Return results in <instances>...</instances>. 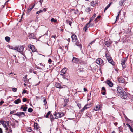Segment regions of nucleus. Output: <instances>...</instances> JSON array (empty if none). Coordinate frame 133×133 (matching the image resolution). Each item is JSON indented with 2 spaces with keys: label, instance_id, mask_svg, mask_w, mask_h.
Returning a JSON list of instances; mask_svg holds the SVG:
<instances>
[{
  "label": "nucleus",
  "instance_id": "774afa93",
  "mask_svg": "<svg viewBox=\"0 0 133 133\" xmlns=\"http://www.w3.org/2000/svg\"><path fill=\"white\" fill-rule=\"evenodd\" d=\"M129 127V128L131 126L129 124H126Z\"/></svg>",
  "mask_w": 133,
  "mask_h": 133
},
{
  "label": "nucleus",
  "instance_id": "6e6d98bb",
  "mask_svg": "<svg viewBox=\"0 0 133 133\" xmlns=\"http://www.w3.org/2000/svg\"><path fill=\"white\" fill-rule=\"evenodd\" d=\"M36 67L37 69H42V68H41L40 67L38 66H36Z\"/></svg>",
  "mask_w": 133,
  "mask_h": 133
},
{
  "label": "nucleus",
  "instance_id": "aec40b11",
  "mask_svg": "<svg viewBox=\"0 0 133 133\" xmlns=\"http://www.w3.org/2000/svg\"><path fill=\"white\" fill-rule=\"evenodd\" d=\"M127 0H121L119 2V4L120 6H122L123 3Z\"/></svg>",
  "mask_w": 133,
  "mask_h": 133
},
{
  "label": "nucleus",
  "instance_id": "39448f33",
  "mask_svg": "<svg viewBox=\"0 0 133 133\" xmlns=\"http://www.w3.org/2000/svg\"><path fill=\"white\" fill-rule=\"evenodd\" d=\"M28 47L33 52H35L36 50V49L35 48V46L31 44L29 45Z\"/></svg>",
  "mask_w": 133,
  "mask_h": 133
},
{
  "label": "nucleus",
  "instance_id": "f704fd0d",
  "mask_svg": "<svg viewBox=\"0 0 133 133\" xmlns=\"http://www.w3.org/2000/svg\"><path fill=\"white\" fill-rule=\"evenodd\" d=\"M51 113L50 111H49L48 112L47 114L46 115H45V117L46 118H48L49 115Z\"/></svg>",
  "mask_w": 133,
  "mask_h": 133
},
{
  "label": "nucleus",
  "instance_id": "ddd939ff",
  "mask_svg": "<svg viewBox=\"0 0 133 133\" xmlns=\"http://www.w3.org/2000/svg\"><path fill=\"white\" fill-rule=\"evenodd\" d=\"M23 49L24 48L23 46H21L20 47L18 48L17 51L20 52H22L23 51Z\"/></svg>",
  "mask_w": 133,
  "mask_h": 133
},
{
  "label": "nucleus",
  "instance_id": "6ab92c4d",
  "mask_svg": "<svg viewBox=\"0 0 133 133\" xmlns=\"http://www.w3.org/2000/svg\"><path fill=\"white\" fill-rule=\"evenodd\" d=\"M86 116L87 117H88L90 119L92 117L91 113L90 112H88L86 114Z\"/></svg>",
  "mask_w": 133,
  "mask_h": 133
},
{
  "label": "nucleus",
  "instance_id": "4d7b16f0",
  "mask_svg": "<svg viewBox=\"0 0 133 133\" xmlns=\"http://www.w3.org/2000/svg\"><path fill=\"white\" fill-rule=\"evenodd\" d=\"M3 103H4V102L3 101H1L0 102V105H1Z\"/></svg>",
  "mask_w": 133,
  "mask_h": 133
},
{
  "label": "nucleus",
  "instance_id": "c85d7f7f",
  "mask_svg": "<svg viewBox=\"0 0 133 133\" xmlns=\"http://www.w3.org/2000/svg\"><path fill=\"white\" fill-rule=\"evenodd\" d=\"M85 106L87 107V108H88L91 106V104L89 103L88 104H87L85 105Z\"/></svg>",
  "mask_w": 133,
  "mask_h": 133
},
{
  "label": "nucleus",
  "instance_id": "9d476101",
  "mask_svg": "<svg viewBox=\"0 0 133 133\" xmlns=\"http://www.w3.org/2000/svg\"><path fill=\"white\" fill-rule=\"evenodd\" d=\"M117 90L118 91V94H121V92H122L123 90V89L121 87H117Z\"/></svg>",
  "mask_w": 133,
  "mask_h": 133
},
{
  "label": "nucleus",
  "instance_id": "a18cd8bd",
  "mask_svg": "<svg viewBox=\"0 0 133 133\" xmlns=\"http://www.w3.org/2000/svg\"><path fill=\"white\" fill-rule=\"evenodd\" d=\"M122 68L123 69H124V68H125L126 67V65L125 64H122Z\"/></svg>",
  "mask_w": 133,
  "mask_h": 133
},
{
  "label": "nucleus",
  "instance_id": "6e6552de",
  "mask_svg": "<svg viewBox=\"0 0 133 133\" xmlns=\"http://www.w3.org/2000/svg\"><path fill=\"white\" fill-rule=\"evenodd\" d=\"M71 38H72V41L73 42H76L77 39L76 36L75 34L72 35L71 36Z\"/></svg>",
  "mask_w": 133,
  "mask_h": 133
},
{
  "label": "nucleus",
  "instance_id": "052dcab7",
  "mask_svg": "<svg viewBox=\"0 0 133 133\" xmlns=\"http://www.w3.org/2000/svg\"><path fill=\"white\" fill-rule=\"evenodd\" d=\"M77 106H78V107H79V109H80L81 107V104H78L77 105Z\"/></svg>",
  "mask_w": 133,
  "mask_h": 133
},
{
  "label": "nucleus",
  "instance_id": "dca6fc26",
  "mask_svg": "<svg viewBox=\"0 0 133 133\" xmlns=\"http://www.w3.org/2000/svg\"><path fill=\"white\" fill-rule=\"evenodd\" d=\"M100 109V106L99 105H97L94 108V110L95 111H98Z\"/></svg>",
  "mask_w": 133,
  "mask_h": 133
},
{
  "label": "nucleus",
  "instance_id": "72a5a7b5",
  "mask_svg": "<svg viewBox=\"0 0 133 133\" xmlns=\"http://www.w3.org/2000/svg\"><path fill=\"white\" fill-rule=\"evenodd\" d=\"M51 22H54V23H56L57 22V20L54 19V18H52L51 19Z\"/></svg>",
  "mask_w": 133,
  "mask_h": 133
},
{
  "label": "nucleus",
  "instance_id": "a211bd4d",
  "mask_svg": "<svg viewBox=\"0 0 133 133\" xmlns=\"http://www.w3.org/2000/svg\"><path fill=\"white\" fill-rule=\"evenodd\" d=\"M118 81L119 83H123L125 82V79L123 78H119Z\"/></svg>",
  "mask_w": 133,
  "mask_h": 133
},
{
  "label": "nucleus",
  "instance_id": "0eeeda50",
  "mask_svg": "<svg viewBox=\"0 0 133 133\" xmlns=\"http://www.w3.org/2000/svg\"><path fill=\"white\" fill-rule=\"evenodd\" d=\"M79 63L81 64H86L87 63V62L86 60H83L81 58H80Z\"/></svg>",
  "mask_w": 133,
  "mask_h": 133
},
{
  "label": "nucleus",
  "instance_id": "8fccbe9b",
  "mask_svg": "<svg viewBox=\"0 0 133 133\" xmlns=\"http://www.w3.org/2000/svg\"><path fill=\"white\" fill-rule=\"evenodd\" d=\"M27 101V99L26 98H23V102H25Z\"/></svg>",
  "mask_w": 133,
  "mask_h": 133
},
{
  "label": "nucleus",
  "instance_id": "473e14b6",
  "mask_svg": "<svg viewBox=\"0 0 133 133\" xmlns=\"http://www.w3.org/2000/svg\"><path fill=\"white\" fill-rule=\"evenodd\" d=\"M5 39L6 41L8 42L10 41V38L9 37L6 36L5 37Z\"/></svg>",
  "mask_w": 133,
  "mask_h": 133
},
{
  "label": "nucleus",
  "instance_id": "37998d69",
  "mask_svg": "<svg viewBox=\"0 0 133 133\" xmlns=\"http://www.w3.org/2000/svg\"><path fill=\"white\" fill-rule=\"evenodd\" d=\"M6 124L8 126V127H9V121H6Z\"/></svg>",
  "mask_w": 133,
  "mask_h": 133
},
{
  "label": "nucleus",
  "instance_id": "1a4fd4ad",
  "mask_svg": "<svg viewBox=\"0 0 133 133\" xmlns=\"http://www.w3.org/2000/svg\"><path fill=\"white\" fill-rule=\"evenodd\" d=\"M66 70V68H64L61 71L60 75L62 76H63L64 75L65 73Z\"/></svg>",
  "mask_w": 133,
  "mask_h": 133
},
{
  "label": "nucleus",
  "instance_id": "680f3d73",
  "mask_svg": "<svg viewBox=\"0 0 133 133\" xmlns=\"http://www.w3.org/2000/svg\"><path fill=\"white\" fill-rule=\"evenodd\" d=\"M92 20H92V19H91V18L90 20L89 21V22L87 24H88V25H89L90 24V23L92 21Z\"/></svg>",
  "mask_w": 133,
  "mask_h": 133
},
{
  "label": "nucleus",
  "instance_id": "20e7f679",
  "mask_svg": "<svg viewBox=\"0 0 133 133\" xmlns=\"http://www.w3.org/2000/svg\"><path fill=\"white\" fill-rule=\"evenodd\" d=\"M79 59L73 56V58L72 60V62L73 63L78 64Z\"/></svg>",
  "mask_w": 133,
  "mask_h": 133
},
{
  "label": "nucleus",
  "instance_id": "393cba45",
  "mask_svg": "<svg viewBox=\"0 0 133 133\" xmlns=\"http://www.w3.org/2000/svg\"><path fill=\"white\" fill-rule=\"evenodd\" d=\"M105 56L108 60L111 58V57L109 55V54H106Z\"/></svg>",
  "mask_w": 133,
  "mask_h": 133
},
{
  "label": "nucleus",
  "instance_id": "09e8293b",
  "mask_svg": "<svg viewBox=\"0 0 133 133\" xmlns=\"http://www.w3.org/2000/svg\"><path fill=\"white\" fill-rule=\"evenodd\" d=\"M130 129V131H131V132H133V128L131 127L129 128Z\"/></svg>",
  "mask_w": 133,
  "mask_h": 133
},
{
  "label": "nucleus",
  "instance_id": "cd10ccee",
  "mask_svg": "<svg viewBox=\"0 0 133 133\" xmlns=\"http://www.w3.org/2000/svg\"><path fill=\"white\" fill-rule=\"evenodd\" d=\"M87 109V107H86L85 106L81 110H80V112L81 113H82L83 112L84 110H85V109Z\"/></svg>",
  "mask_w": 133,
  "mask_h": 133
},
{
  "label": "nucleus",
  "instance_id": "2eb2a0df",
  "mask_svg": "<svg viewBox=\"0 0 133 133\" xmlns=\"http://www.w3.org/2000/svg\"><path fill=\"white\" fill-rule=\"evenodd\" d=\"M25 116V114L23 112H19V118L24 117Z\"/></svg>",
  "mask_w": 133,
  "mask_h": 133
},
{
  "label": "nucleus",
  "instance_id": "c9c22d12",
  "mask_svg": "<svg viewBox=\"0 0 133 133\" xmlns=\"http://www.w3.org/2000/svg\"><path fill=\"white\" fill-rule=\"evenodd\" d=\"M50 118L51 120L52 119L53 120L55 119V118L53 117V116L52 114L50 115Z\"/></svg>",
  "mask_w": 133,
  "mask_h": 133
},
{
  "label": "nucleus",
  "instance_id": "2f4dec72",
  "mask_svg": "<svg viewBox=\"0 0 133 133\" xmlns=\"http://www.w3.org/2000/svg\"><path fill=\"white\" fill-rule=\"evenodd\" d=\"M91 11V9L89 7L87 8L86 9V11L87 12H89Z\"/></svg>",
  "mask_w": 133,
  "mask_h": 133
},
{
  "label": "nucleus",
  "instance_id": "c756f323",
  "mask_svg": "<svg viewBox=\"0 0 133 133\" xmlns=\"http://www.w3.org/2000/svg\"><path fill=\"white\" fill-rule=\"evenodd\" d=\"M33 111V110L31 108H29L28 110V111L30 113L32 112Z\"/></svg>",
  "mask_w": 133,
  "mask_h": 133
},
{
  "label": "nucleus",
  "instance_id": "338daca9",
  "mask_svg": "<svg viewBox=\"0 0 133 133\" xmlns=\"http://www.w3.org/2000/svg\"><path fill=\"white\" fill-rule=\"evenodd\" d=\"M43 1V0H40L39 2L41 3V5H42V3Z\"/></svg>",
  "mask_w": 133,
  "mask_h": 133
},
{
  "label": "nucleus",
  "instance_id": "f03ea898",
  "mask_svg": "<svg viewBox=\"0 0 133 133\" xmlns=\"http://www.w3.org/2000/svg\"><path fill=\"white\" fill-rule=\"evenodd\" d=\"M54 116L55 117V119H57L59 118H61L64 115V114L63 112L62 113H57L54 114Z\"/></svg>",
  "mask_w": 133,
  "mask_h": 133
},
{
  "label": "nucleus",
  "instance_id": "f257e3e1",
  "mask_svg": "<svg viewBox=\"0 0 133 133\" xmlns=\"http://www.w3.org/2000/svg\"><path fill=\"white\" fill-rule=\"evenodd\" d=\"M118 95L123 99H126L128 96L126 92L124 91H123L122 92H121L120 94H118Z\"/></svg>",
  "mask_w": 133,
  "mask_h": 133
},
{
  "label": "nucleus",
  "instance_id": "f3484780",
  "mask_svg": "<svg viewBox=\"0 0 133 133\" xmlns=\"http://www.w3.org/2000/svg\"><path fill=\"white\" fill-rule=\"evenodd\" d=\"M55 86L56 88H62L60 84L58 83H56L55 84Z\"/></svg>",
  "mask_w": 133,
  "mask_h": 133
},
{
  "label": "nucleus",
  "instance_id": "bb28decb",
  "mask_svg": "<svg viewBox=\"0 0 133 133\" xmlns=\"http://www.w3.org/2000/svg\"><path fill=\"white\" fill-rule=\"evenodd\" d=\"M32 130V129L31 127H28L26 128V131H27L31 132Z\"/></svg>",
  "mask_w": 133,
  "mask_h": 133
},
{
  "label": "nucleus",
  "instance_id": "b1692460",
  "mask_svg": "<svg viewBox=\"0 0 133 133\" xmlns=\"http://www.w3.org/2000/svg\"><path fill=\"white\" fill-rule=\"evenodd\" d=\"M95 3H96V1H95V2L94 1H92L91 2V5L93 7L95 6Z\"/></svg>",
  "mask_w": 133,
  "mask_h": 133
},
{
  "label": "nucleus",
  "instance_id": "c03bdc74",
  "mask_svg": "<svg viewBox=\"0 0 133 133\" xmlns=\"http://www.w3.org/2000/svg\"><path fill=\"white\" fill-rule=\"evenodd\" d=\"M126 58H124L121 61V62H125L126 61Z\"/></svg>",
  "mask_w": 133,
  "mask_h": 133
},
{
  "label": "nucleus",
  "instance_id": "a878e982",
  "mask_svg": "<svg viewBox=\"0 0 133 133\" xmlns=\"http://www.w3.org/2000/svg\"><path fill=\"white\" fill-rule=\"evenodd\" d=\"M88 24H87L85 26L83 30H84L85 31H86L87 28H89L88 27Z\"/></svg>",
  "mask_w": 133,
  "mask_h": 133
},
{
  "label": "nucleus",
  "instance_id": "4be33fe9",
  "mask_svg": "<svg viewBox=\"0 0 133 133\" xmlns=\"http://www.w3.org/2000/svg\"><path fill=\"white\" fill-rule=\"evenodd\" d=\"M75 44L76 45L80 46V49L81 50H82V46L79 42V41H77V42L75 43Z\"/></svg>",
  "mask_w": 133,
  "mask_h": 133
},
{
  "label": "nucleus",
  "instance_id": "bf43d9fd",
  "mask_svg": "<svg viewBox=\"0 0 133 133\" xmlns=\"http://www.w3.org/2000/svg\"><path fill=\"white\" fill-rule=\"evenodd\" d=\"M52 62V61L50 59H49L48 60V62L49 63H51Z\"/></svg>",
  "mask_w": 133,
  "mask_h": 133
},
{
  "label": "nucleus",
  "instance_id": "603ef678",
  "mask_svg": "<svg viewBox=\"0 0 133 133\" xmlns=\"http://www.w3.org/2000/svg\"><path fill=\"white\" fill-rule=\"evenodd\" d=\"M18 49V47H14L13 48V50H17V49Z\"/></svg>",
  "mask_w": 133,
  "mask_h": 133
},
{
  "label": "nucleus",
  "instance_id": "58836bf2",
  "mask_svg": "<svg viewBox=\"0 0 133 133\" xmlns=\"http://www.w3.org/2000/svg\"><path fill=\"white\" fill-rule=\"evenodd\" d=\"M17 89L16 88H13L12 89V90L14 92H15L17 91Z\"/></svg>",
  "mask_w": 133,
  "mask_h": 133
},
{
  "label": "nucleus",
  "instance_id": "ea45409f",
  "mask_svg": "<svg viewBox=\"0 0 133 133\" xmlns=\"http://www.w3.org/2000/svg\"><path fill=\"white\" fill-rule=\"evenodd\" d=\"M78 12V10H74V13L76 14H77Z\"/></svg>",
  "mask_w": 133,
  "mask_h": 133
},
{
  "label": "nucleus",
  "instance_id": "e2e57ef3",
  "mask_svg": "<svg viewBox=\"0 0 133 133\" xmlns=\"http://www.w3.org/2000/svg\"><path fill=\"white\" fill-rule=\"evenodd\" d=\"M33 69H31L29 71L30 72L32 73L33 72Z\"/></svg>",
  "mask_w": 133,
  "mask_h": 133
},
{
  "label": "nucleus",
  "instance_id": "7c9ffc66",
  "mask_svg": "<svg viewBox=\"0 0 133 133\" xmlns=\"http://www.w3.org/2000/svg\"><path fill=\"white\" fill-rule=\"evenodd\" d=\"M66 23L68 24H69L70 26H71L72 23L69 20H67L66 21Z\"/></svg>",
  "mask_w": 133,
  "mask_h": 133
},
{
  "label": "nucleus",
  "instance_id": "f8f14e48",
  "mask_svg": "<svg viewBox=\"0 0 133 133\" xmlns=\"http://www.w3.org/2000/svg\"><path fill=\"white\" fill-rule=\"evenodd\" d=\"M107 84L110 87H111L113 86V84L112 83L110 80H107Z\"/></svg>",
  "mask_w": 133,
  "mask_h": 133
},
{
  "label": "nucleus",
  "instance_id": "a19ab883",
  "mask_svg": "<svg viewBox=\"0 0 133 133\" xmlns=\"http://www.w3.org/2000/svg\"><path fill=\"white\" fill-rule=\"evenodd\" d=\"M94 26V24H89L88 25V27H93Z\"/></svg>",
  "mask_w": 133,
  "mask_h": 133
},
{
  "label": "nucleus",
  "instance_id": "412c9836",
  "mask_svg": "<svg viewBox=\"0 0 133 133\" xmlns=\"http://www.w3.org/2000/svg\"><path fill=\"white\" fill-rule=\"evenodd\" d=\"M104 44L107 47H109L110 46L111 43L109 41H106L104 42Z\"/></svg>",
  "mask_w": 133,
  "mask_h": 133
},
{
  "label": "nucleus",
  "instance_id": "69168bd1",
  "mask_svg": "<svg viewBox=\"0 0 133 133\" xmlns=\"http://www.w3.org/2000/svg\"><path fill=\"white\" fill-rule=\"evenodd\" d=\"M26 92V90H23V92H22V93L24 94V93H25Z\"/></svg>",
  "mask_w": 133,
  "mask_h": 133
},
{
  "label": "nucleus",
  "instance_id": "4468645a",
  "mask_svg": "<svg viewBox=\"0 0 133 133\" xmlns=\"http://www.w3.org/2000/svg\"><path fill=\"white\" fill-rule=\"evenodd\" d=\"M27 108L28 107L27 106L24 107L23 105H22L20 109H23V111L25 112L27 111Z\"/></svg>",
  "mask_w": 133,
  "mask_h": 133
},
{
  "label": "nucleus",
  "instance_id": "3c124183",
  "mask_svg": "<svg viewBox=\"0 0 133 133\" xmlns=\"http://www.w3.org/2000/svg\"><path fill=\"white\" fill-rule=\"evenodd\" d=\"M43 102L44 103V105H45V104H47V103L46 100L45 99H44L43 101Z\"/></svg>",
  "mask_w": 133,
  "mask_h": 133
},
{
  "label": "nucleus",
  "instance_id": "de8ad7c7",
  "mask_svg": "<svg viewBox=\"0 0 133 133\" xmlns=\"http://www.w3.org/2000/svg\"><path fill=\"white\" fill-rule=\"evenodd\" d=\"M112 2H111L110 3H109V4L107 5V6L109 8L110 6L111 5V4H112Z\"/></svg>",
  "mask_w": 133,
  "mask_h": 133
},
{
  "label": "nucleus",
  "instance_id": "5701e85b",
  "mask_svg": "<svg viewBox=\"0 0 133 133\" xmlns=\"http://www.w3.org/2000/svg\"><path fill=\"white\" fill-rule=\"evenodd\" d=\"M21 102V100L20 99H18L15 100L14 101V103L16 104H18Z\"/></svg>",
  "mask_w": 133,
  "mask_h": 133
},
{
  "label": "nucleus",
  "instance_id": "864d4df0",
  "mask_svg": "<svg viewBox=\"0 0 133 133\" xmlns=\"http://www.w3.org/2000/svg\"><path fill=\"white\" fill-rule=\"evenodd\" d=\"M19 112H17L14 115H16V116H18L19 117Z\"/></svg>",
  "mask_w": 133,
  "mask_h": 133
},
{
  "label": "nucleus",
  "instance_id": "e433bc0d",
  "mask_svg": "<svg viewBox=\"0 0 133 133\" xmlns=\"http://www.w3.org/2000/svg\"><path fill=\"white\" fill-rule=\"evenodd\" d=\"M108 61L110 63H111L112 64V63L113 61L111 58L109 59L108 60Z\"/></svg>",
  "mask_w": 133,
  "mask_h": 133
},
{
  "label": "nucleus",
  "instance_id": "7ed1b4c3",
  "mask_svg": "<svg viewBox=\"0 0 133 133\" xmlns=\"http://www.w3.org/2000/svg\"><path fill=\"white\" fill-rule=\"evenodd\" d=\"M96 62L97 64L99 65H103L104 64L103 60L100 58H98L96 59Z\"/></svg>",
  "mask_w": 133,
  "mask_h": 133
},
{
  "label": "nucleus",
  "instance_id": "4c0bfd02",
  "mask_svg": "<svg viewBox=\"0 0 133 133\" xmlns=\"http://www.w3.org/2000/svg\"><path fill=\"white\" fill-rule=\"evenodd\" d=\"M96 14H94V15L91 18V19H92V20H93L96 17Z\"/></svg>",
  "mask_w": 133,
  "mask_h": 133
},
{
  "label": "nucleus",
  "instance_id": "9b49d317",
  "mask_svg": "<svg viewBox=\"0 0 133 133\" xmlns=\"http://www.w3.org/2000/svg\"><path fill=\"white\" fill-rule=\"evenodd\" d=\"M6 121H0V123L4 127H6L7 125L6 124Z\"/></svg>",
  "mask_w": 133,
  "mask_h": 133
},
{
  "label": "nucleus",
  "instance_id": "79ce46f5",
  "mask_svg": "<svg viewBox=\"0 0 133 133\" xmlns=\"http://www.w3.org/2000/svg\"><path fill=\"white\" fill-rule=\"evenodd\" d=\"M42 12H43V10H40V11H37V12H36V14H37L39 13H40Z\"/></svg>",
  "mask_w": 133,
  "mask_h": 133
},
{
  "label": "nucleus",
  "instance_id": "5fc2aeb1",
  "mask_svg": "<svg viewBox=\"0 0 133 133\" xmlns=\"http://www.w3.org/2000/svg\"><path fill=\"white\" fill-rule=\"evenodd\" d=\"M102 90L104 91H106L105 88L104 87H102Z\"/></svg>",
  "mask_w": 133,
  "mask_h": 133
},
{
  "label": "nucleus",
  "instance_id": "0e129e2a",
  "mask_svg": "<svg viewBox=\"0 0 133 133\" xmlns=\"http://www.w3.org/2000/svg\"><path fill=\"white\" fill-rule=\"evenodd\" d=\"M108 8L107 6L105 7V8L104 9V12H105V11L106 10H107Z\"/></svg>",
  "mask_w": 133,
  "mask_h": 133
},
{
  "label": "nucleus",
  "instance_id": "423d86ee",
  "mask_svg": "<svg viewBox=\"0 0 133 133\" xmlns=\"http://www.w3.org/2000/svg\"><path fill=\"white\" fill-rule=\"evenodd\" d=\"M28 37L29 39H36L37 38L36 37L35 35L33 33H31L29 35Z\"/></svg>",
  "mask_w": 133,
  "mask_h": 133
},
{
  "label": "nucleus",
  "instance_id": "13d9d810",
  "mask_svg": "<svg viewBox=\"0 0 133 133\" xmlns=\"http://www.w3.org/2000/svg\"><path fill=\"white\" fill-rule=\"evenodd\" d=\"M119 13L117 16V17H116V21L117 20V19L118 18H119Z\"/></svg>",
  "mask_w": 133,
  "mask_h": 133
},
{
  "label": "nucleus",
  "instance_id": "49530a36",
  "mask_svg": "<svg viewBox=\"0 0 133 133\" xmlns=\"http://www.w3.org/2000/svg\"><path fill=\"white\" fill-rule=\"evenodd\" d=\"M32 9L31 8H30L28 9V12H30L31 10H32Z\"/></svg>",
  "mask_w": 133,
  "mask_h": 133
}]
</instances>
